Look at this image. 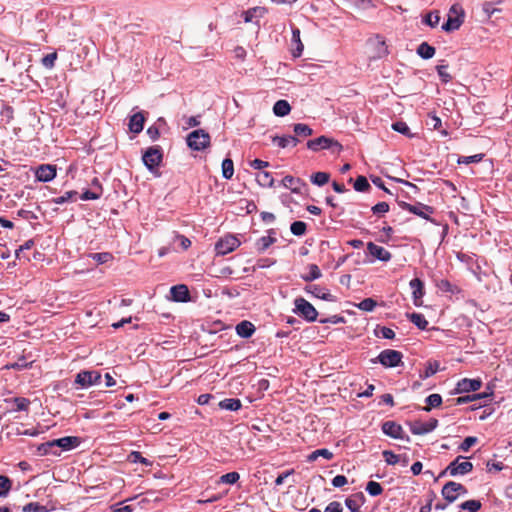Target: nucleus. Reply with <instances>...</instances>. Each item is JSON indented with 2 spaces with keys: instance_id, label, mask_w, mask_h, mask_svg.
Returning <instances> with one entry per match:
<instances>
[{
  "instance_id": "nucleus-41",
  "label": "nucleus",
  "mask_w": 512,
  "mask_h": 512,
  "mask_svg": "<svg viewBox=\"0 0 512 512\" xmlns=\"http://www.w3.org/2000/svg\"><path fill=\"white\" fill-rule=\"evenodd\" d=\"M423 22L426 25H428V26H430L432 28L436 27L439 24V22H440V14H439V12L438 11H431V12H429L424 17Z\"/></svg>"
},
{
  "instance_id": "nucleus-42",
  "label": "nucleus",
  "mask_w": 512,
  "mask_h": 512,
  "mask_svg": "<svg viewBox=\"0 0 512 512\" xmlns=\"http://www.w3.org/2000/svg\"><path fill=\"white\" fill-rule=\"evenodd\" d=\"M318 457H323V458H325L327 460H330L333 457V453L330 450L326 449V448L318 449V450L313 451L308 456V460L309 461H315Z\"/></svg>"
},
{
  "instance_id": "nucleus-1",
  "label": "nucleus",
  "mask_w": 512,
  "mask_h": 512,
  "mask_svg": "<svg viewBox=\"0 0 512 512\" xmlns=\"http://www.w3.org/2000/svg\"><path fill=\"white\" fill-rule=\"evenodd\" d=\"M80 444V439L75 436H66L59 439H54L48 442H45L39 446V451L43 454H54L56 455V452H52L51 449L53 447H59L64 451H69L71 449L76 448Z\"/></svg>"
},
{
  "instance_id": "nucleus-52",
  "label": "nucleus",
  "mask_w": 512,
  "mask_h": 512,
  "mask_svg": "<svg viewBox=\"0 0 512 512\" xmlns=\"http://www.w3.org/2000/svg\"><path fill=\"white\" fill-rule=\"evenodd\" d=\"M239 478H240V475L238 472H229L220 477L219 483L233 485L239 480Z\"/></svg>"
},
{
  "instance_id": "nucleus-45",
  "label": "nucleus",
  "mask_w": 512,
  "mask_h": 512,
  "mask_svg": "<svg viewBox=\"0 0 512 512\" xmlns=\"http://www.w3.org/2000/svg\"><path fill=\"white\" fill-rule=\"evenodd\" d=\"M354 189L358 192H366L370 189V184L365 176H358L354 182Z\"/></svg>"
},
{
  "instance_id": "nucleus-43",
  "label": "nucleus",
  "mask_w": 512,
  "mask_h": 512,
  "mask_svg": "<svg viewBox=\"0 0 512 512\" xmlns=\"http://www.w3.org/2000/svg\"><path fill=\"white\" fill-rule=\"evenodd\" d=\"M101 195H102V187H101V185H98L97 189L86 190L85 192H83L80 198L84 201L96 200V199H99L101 197Z\"/></svg>"
},
{
  "instance_id": "nucleus-22",
  "label": "nucleus",
  "mask_w": 512,
  "mask_h": 512,
  "mask_svg": "<svg viewBox=\"0 0 512 512\" xmlns=\"http://www.w3.org/2000/svg\"><path fill=\"white\" fill-rule=\"evenodd\" d=\"M365 502V496L362 492L356 493L345 500V504L350 512H360V507Z\"/></svg>"
},
{
  "instance_id": "nucleus-12",
  "label": "nucleus",
  "mask_w": 512,
  "mask_h": 512,
  "mask_svg": "<svg viewBox=\"0 0 512 512\" xmlns=\"http://www.w3.org/2000/svg\"><path fill=\"white\" fill-rule=\"evenodd\" d=\"M381 428L382 432L391 438L410 441V437L404 432L402 426L395 421H385Z\"/></svg>"
},
{
  "instance_id": "nucleus-37",
  "label": "nucleus",
  "mask_w": 512,
  "mask_h": 512,
  "mask_svg": "<svg viewBox=\"0 0 512 512\" xmlns=\"http://www.w3.org/2000/svg\"><path fill=\"white\" fill-rule=\"evenodd\" d=\"M293 131L296 136L299 137H308L313 134V130L307 125L303 123H297L293 127Z\"/></svg>"
},
{
  "instance_id": "nucleus-33",
  "label": "nucleus",
  "mask_w": 512,
  "mask_h": 512,
  "mask_svg": "<svg viewBox=\"0 0 512 512\" xmlns=\"http://www.w3.org/2000/svg\"><path fill=\"white\" fill-rule=\"evenodd\" d=\"M407 318L419 329L426 330L428 326V321L425 317L420 313H409L407 314Z\"/></svg>"
},
{
  "instance_id": "nucleus-64",
  "label": "nucleus",
  "mask_w": 512,
  "mask_h": 512,
  "mask_svg": "<svg viewBox=\"0 0 512 512\" xmlns=\"http://www.w3.org/2000/svg\"><path fill=\"white\" fill-rule=\"evenodd\" d=\"M343 508L340 502H330L325 508L324 512H342Z\"/></svg>"
},
{
  "instance_id": "nucleus-31",
  "label": "nucleus",
  "mask_w": 512,
  "mask_h": 512,
  "mask_svg": "<svg viewBox=\"0 0 512 512\" xmlns=\"http://www.w3.org/2000/svg\"><path fill=\"white\" fill-rule=\"evenodd\" d=\"M322 276L321 270L316 264L308 265V273L301 275V278L306 282H311L319 279Z\"/></svg>"
},
{
  "instance_id": "nucleus-18",
  "label": "nucleus",
  "mask_w": 512,
  "mask_h": 512,
  "mask_svg": "<svg viewBox=\"0 0 512 512\" xmlns=\"http://www.w3.org/2000/svg\"><path fill=\"white\" fill-rule=\"evenodd\" d=\"M367 250L370 253V255L383 262H388L392 257L391 253L388 250L374 244L373 242L367 243Z\"/></svg>"
},
{
  "instance_id": "nucleus-9",
  "label": "nucleus",
  "mask_w": 512,
  "mask_h": 512,
  "mask_svg": "<svg viewBox=\"0 0 512 512\" xmlns=\"http://www.w3.org/2000/svg\"><path fill=\"white\" fill-rule=\"evenodd\" d=\"M466 494V487L454 481L447 482L442 488V496L449 503L454 502L459 496Z\"/></svg>"
},
{
  "instance_id": "nucleus-61",
  "label": "nucleus",
  "mask_w": 512,
  "mask_h": 512,
  "mask_svg": "<svg viewBox=\"0 0 512 512\" xmlns=\"http://www.w3.org/2000/svg\"><path fill=\"white\" fill-rule=\"evenodd\" d=\"M371 210L376 215H384L389 211V205L386 202H379Z\"/></svg>"
},
{
  "instance_id": "nucleus-6",
  "label": "nucleus",
  "mask_w": 512,
  "mask_h": 512,
  "mask_svg": "<svg viewBox=\"0 0 512 512\" xmlns=\"http://www.w3.org/2000/svg\"><path fill=\"white\" fill-rule=\"evenodd\" d=\"M403 355L400 351L393 349H385L380 352L376 359H372L373 363L379 362L386 368H394L402 363Z\"/></svg>"
},
{
  "instance_id": "nucleus-58",
  "label": "nucleus",
  "mask_w": 512,
  "mask_h": 512,
  "mask_svg": "<svg viewBox=\"0 0 512 512\" xmlns=\"http://www.w3.org/2000/svg\"><path fill=\"white\" fill-rule=\"evenodd\" d=\"M45 507L37 502H30L22 507V512H44Z\"/></svg>"
},
{
  "instance_id": "nucleus-21",
  "label": "nucleus",
  "mask_w": 512,
  "mask_h": 512,
  "mask_svg": "<svg viewBox=\"0 0 512 512\" xmlns=\"http://www.w3.org/2000/svg\"><path fill=\"white\" fill-rule=\"evenodd\" d=\"M305 291L307 293L312 294L313 296L326 300V301H335V297L330 294L325 288H322L318 285H307L305 287Z\"/></svg>"
},
{
  "instance_id": "nucleus-5",
  "label": "nucleus",
  "mask_w": 512,
  "mask_h": 512,
  "mask_svg": "<svg viewBox=\"0 0 512 512\" xmlns=\"http://www.w3.org/2000/svg\"><path fill=\"white\" fill-rule=\"evenodd\" d=\"M307 148L314 152L324 149H330L333 152L338 153L342 150V145L333 138H329L327 136H320L316 139L309 140L307 142Z\"/></svg>"
},
{
  "instance_id": "nucleus-3",
  "label": "nucleus",
  "mask_w": 512,
  "mask_h": 512,
  "mask_svg": "<svg viewBox=\"0 0 512 512\" xmlns=\"http://www.w3.org/2000/svg\"><path fill=\"white\" fill-rule=\"evenodd\" d=\"M142 160L150 172H154L163 160L162 148L158 145L149 147L142 155Z\"/></svg>"
},
{
  "instance_id": "nucleus-60",
  "label": "nucleus",
  "mask_w": 512,
  "mask_h": 512,
  "mask_svg": "<svg viewBox=\"0 0 512 512\" xmlns=\"http://www.w3.org/2000/svg\"><path fill=\"white\" fill-rule=\"evenodd\" d=\"M477 441L478 439L476 437L468 436L460 444L459 449L463 452H467Z\"/></svg>"
},
{
  "instance_id": "nucleus-19",
  "label": "nucleus",
  "mask_w": 512,
  "mask_h": 512,
  "mask_svg": "<svg viewBox=\"0 0 512 512\" xmlns=\"http://www.w3.org/2000/svg\"><path fill=\"white\" fill-rule=\"evenodd\" d=\"M404 208L423 219H429L430 214L433 213V210L430 206L424 205L422 203H417L415 205L404 203Z\"/></svg>"
},
{
  "instance_id": "nucleus-13",
  "label": "nucleus",
  "mask_w": 512,
  "mask_h": 512,
  "mask_svg": "<svg viewBox=\"0 0 512 512\" xmlns=\"http://www.w3.org/2000/svg\"><path fill=\"white\" fill-rule=\"evenodd\" d=\"M410 431L414 435H425L432 432L438 425V420L431 418L427 422L414 421L408 423Z\"/></svg>"
},
{
  "instance_id": "nucleus-54",
  "label": "nucleus",
  "mask_w": 512,
  "mask_h": 512,
  "mask_svg": "<svg viewBox=\"0 0 512 512\" xmlns=\"http://www.w3.org/2000/svg\"><path fill=\"white\" fill-rule=\"evenodd\" d=\"M437 69V73L441 79L442 82L444 83H448L449 81H451L452 77L451 75L447 72V69H448V65L447 64H440L436 67Z\"/></svg>"
},
{
  "instance_id": "nucleus-55",
  "label": "nucleus",
  "mask_w": 512,
  "mask_h": 512,
  "mask_svg": "<svg viewBox=\"0 0 512 512\" xmlns=\"http://www.w3.org/2000/svg\"><path fill=\"white\" fill-rule=\"evenodd\" d=\"M16 405L15 411H28L30 400L24 397H16L13 399Z\"/></svg>"
},
{
  "instance_id": "nucleus-15",
  "label": "nucleus",
  "mask_w": 512,
  "mask_h": 512,
  "mask_svg": "<svg viewBox=\"0 0 512 512\" xmlns=\"http://www.w3.org/2000/svg\"><path fill=\"white\" fill-rule=\"evenodd\" d=\"M412 289V299L415 306L423 305V296L425 295L424 283L419 278H414L409 283Z\"/></svg>"
},
{
  "instance_id": "nucleus-25",
  "label": "nucleus",
  "mask_w": 512,
  "mask_h": 512,
  "mask_svg": "<svg viewBox=\"0 0 512 512\" xmlns=\"http://www.w3.org/2000/svg\"><path fill=\"white\" fill-rule=\"evenodd\" d=\"M275 230H268V235L259 238L256 242V248L259 252H264L268 249L273 243L276 242Z\"/></svg>"
},
{
  "instance_id": "nucleus-24",
  "label": "nucleus",
  "mask_w": 512,
  "mask_h": 512,
  "mask_svg": "<svg viewBox=\"0 0 512 512\" xmlns=\"http://www.w3.org/2000/svg\"><path fill=\"white\" fill-rule=\"evenodd\" d=\"M235 330L238 336L249 338L254 334L256 328L252 322L244 320L236 325Z\"/></svg>"
},
{
  "instance_id": "nucleus-39",
  "label": "nucleus",
  "mask_w": 512,
  "mask_h": 512,
  "mask_svg": "<svg viewBox=\"0 0 512 512\" xmlns=\"http://www.w3.org/2000/svg\"><path fill=\"white\" fill-rule=\"evenodd\" d=\"M330 175L326 172H316L311 176V182L317 186H323L328 183Z\"/></svg>"
},
{
  "instance_id": "nucleus-29",
  "label": "nucleus",
  "mask_w": 512,
  "mask_h": 512,
  "mask_svg": "<svg viewBox=\"0 0 512 512\" xmlns=\"http://www.w3.org/2000/svg\"><path fill=\"white\" fill-rule=\"evenodd\" d=\"M290 111V104L286 100H278L273 106L274 114L279 117L288 115Z\"/></svg>"
},
{
  "instance_id": "nucleus-47",
  "label": "nucleus",
  "mask_w": 512,
  "mask_h": 512,
  "mask_svg": "<svg viewBox=\"0 0 512 512\" xmlns=\"http://www.w3.org/2000/svg\"><path fill=\"white\" fill-rule=\"evenodd\" d=\"M307 225L303 221H295L291 224V233L295 236H302L306 232Z\"/></svg>"
},
{
  "instance_id": "nucleus-17",
  "label": "nucleus",
  "mask_w": 512,
  "mask_h": 512,
  "mask_svg": "<svg viewBox=\"0 0 512 512\" xmlns=\"http://www.w3.org/2000/svg\"><path fill=\"white\" fill-rule=\"evenodd\" d=\"M35 177L40 182H49L56 177V167L51 164H42L36 169Z\"/></svg>"
},
{
  "instance_id": "nucleus-35",
  "label": "nucleus",
  "mask_w": 512,
  "mask_h": 512,
  "mask_svg": "<svg viewBox=\"0 0 512 512\" xmlns=\"http://www.w3.org/2000/svg\"><path fill=\"white\" fill-rule=\"evenodd\" d=\"M440 364L438 361H428L423 373L420 374V377L423 379H427L433 376L438 372Z\"/></svg>"
},
{
  "instance_id": "nucleus-10",
  "label": "nucleus",
  "mask_w": 512,
  "mask_h": 512,
  "mask_svg": "<svg viewBox=\"0 0 512 512\" xmlns=\"http://www.w3.org/2000/svg\"><path fill=\"white\" fill-rule=\"evenodd\" d=\"M240 245V241L233 235H227L219 239L215 244L217 255H226L234 251Z\"/></svg>"
},
{
  "instance_id": "nucleus-49",
  "label": "nucleus",
  "mask_w": 512,
  "mask_h": 512,
  "mask_svg": "<svg viewBox=\"0 0 512 512\" xmlns=\"http://www.w3.org/2000/svg\"><path fill=\"white\" fill-rule=\"evenodd\" d=\"M436 285L443 292H450L454 294L459 291V289L455 285L451 284L446 279L439 280Z\"/></svg>"
},
{
  "instance_id": "nucleus-57",
  "label": "nucleus",
  "mask_w": 512,
  "mask_h": 512,
  "mask_svg": "<svg viewBox=\"0 0 512 512\" xmlns=\"http://www.w3.org/2000/svg\"><path fill=\"white\" fill-rule=\"evenodd\" d=\"M91 257L98 264L107 263L108 261H110L112 259V255L108 252L94 253V254H91Z\"/></svg>"
},
{
  "instance_id": "nucleus-56",
  "label": "nucleus",
  "mask_w": 512,
  "mask_h": 512,
  "mask_svg": "<svg viewBox=\"0 0 512 512\" xmlns=\"http://www.w3.org/2000/svg\"><path fill=\"white\" fill-rule=\"evenodd\" d=\"M382 455L388 465H395L399 462L400 457L390 450H384Z\"/></svg>"
},
{
  "instance_id": "nucleus-16",
  "label": "nucleus",
  "mask_w": 512,
  "mask_h": 512,
  "mask_svg": "<svg viewBox=\"0 0 512 512\" xmlns=\"http://www.w3.org/2000/svg\"><path fill=\"white\" fill-rule=\"evenodd\" d=\"M304 50V45L300 38V29L292 26V37L290 41V52L294 58H299Z\"/></svg>"
},
{
  "instance_id": "nucleus-7",
  "label": "nucleus",
  "mask_w": 512,
  "mask_h": 512,
  "mask_svg": "<svg viewBox=\"0 0 512 512\" xmlns=\"http://www.w3.org/2000/svg\"><path fill=\"white\" fill-rule=\"evenodd\" d=\"M210 144V135L203 129L192 131L187 137V145L195 151H201Z\"/></svg>"
},
{
  "instance_id": "nucleus-26",
  "label": "nucleus",
  "mask_w": 512,
  "mask_h": 512,
  "mask_svg": "<svg viewBox=\"0 0 512 512\" xmlns=\"http://www.w3.org/2000/svg\"><path fill=\"white\" fill-rule=\"evenodd\" d=\"M282 184L285 188L290 189L293 193H300L302 186H304V183L299 178H295L290 175H287L283 178Z\"/></svg>"
},
{
  "instance_id": "nucleus-62",
  "label": "nucleus",
  "mask_w": 512,
  "mask_h": 512,
  "mask_svg": "<svg viewBox=\"0 0 512 512\" xmlns=\"http://www.w3.org/2000/svg\"><path fill=\"white\" fill-rule=\"evenodd\" d=\"M482 11L486 15V17L489 19L492 17V15L496 12H499L500 9L493 7V2H484L482 4Z\"/></svg>"
},
{
  "instance_id": "nucleus-51",
  "label": "nucleus",
  "mask_w": 512,
  "mask_h": 512,
  "mask_svg": "<svg viewBox=\"0 0 512 512\" xmlns=\"http://www.w3.org/2000/svg\"><path fill=\"white\" fill-rule=\"evenodd\" d=\"M128 459L132 463H141L146 466H150L152 464V462L150 460H148L147 458H144L141 455V453L138 451L131 452L130 455L128 456Z\"/></svg>"
},
{
  "instance_id": "nucleus-30",
  "label": "nucleus",
  "mask_w": 512,
  "mask_h": 512,
  "mask_svg": "<svg viewBox=\"0 0 512 512\" xmlns=\"http://www.w3.org/2000/svg\"><path fill=\"white\" fill-rule=\"evenodd\" d=\"M264 14V8L253 7L242 13L243 19L246 23L253 22L255 18H260Z\"/></svg>"
},
{
  "instance_id": "nucleus-27",
  "label": "nucleus",
  "mask_w": 512,
  "mask_h": 512,
  "mask_svg": "<svg viewBox=\"0 0 512 512\" xmlns=\"http://www.w3.org/2000/svg\"><path fill=\"white\" fill-rule=\"evenodd\" d=\"M273 143H275L280 148H286L287 146H296L299 142L298 138L296 136H274L272 138Z\"/></svg>"
},
{
  "instance_id": "nucleus-38",
  "label": "nucleus",
  "mask_w": 512,
  "mask_h": 512,
  "mask_svg": "<svg viewBox=\"0 0 512 512\" xmlns=\"http://www.w3.org/2000/svg\"><path fill=\"white\" fill-rule=\"evenodd\" d=\"M12 488V481L4 475H0V498L6 497Z\"/></svg>"
},
{
  "instance_id": "nucleus-63",
  "label": "nucleus",
  "mask_w": 512,
  "mask_h": 512,
  "mask_svg": "<svg viewBox=\"0 0 512 512\" xmlns=\"http://www.w3.org/2000/svg\"><path fill=\"white\" fill-rule=\"evenodd\" d=\"M31 366V363H27L25 359H19L17 362L8 364L7 369L23 370Z\"/></svg>"
},
{
  "instance_id": "nucleus-2",
  "label": "nucleus",
  "mask_w": 512,
  "mask_h": 512,
  "mask_svg": "<svg viewBox=\"0 0 512 512\" xmlns=\"http://www.w3.org/2000/svg\"><path fill=\"white\" fill-rule=\"evenodd\" d=\"M465 19V11L459 3L453 4L447 14V21L442 25L445 32L458 30Z\"/></svg>"
},
{
  "instance_id": "nucleus-53",
  "label": "nucleus",
  "mask_w": 512,
  "mask_h": 512,
  "mask_svg": "<svg viewBox=\"0 0 512 512\" xmlns=\"http://www.w3.org/2000/svg\"><path fill=\"white\" fill-rule=\"evenodd\" d=\"M392 129L396 132H399L405 136L412 137V134L410 133V128L408 125L403 121H397L392 124Z\"/></svg>"
},
{
  "instance_id": "nucleus-40",
  "label": "nucleus",
  "mask_w": 512,
  "mask_h": 512,
  "mask_svg": "<svg viewBox=\"0 0 512 512\" xmlns=\"http://www.w3.org/2000/svg\"><path fill=\"white\" fill-rule=\"evenodd\" d=\"M77 196L76 191H67L63 195L53 198L52 202L58 205H62L66 202L74 201Z\"/></svg>"
},
{
  "instance_id": "nucleus-50",
  "label": "nucleus",
  "mask_w": 512,
  "mask_h": 512,
  "mask_svg": "<svg viewBox=\"0 0 512 512\" xmlns=\"http://www.w3.org/2000/svg\"><path fill=\"white\" fill-rule=\"evenodd\" d=\"M366 491L371 496H378L383 492V488L378 482L369 481L366 485Z\"/></svg>"
},
{
  "instance_id": "nucleus-59",
  "label": "nucleus",
  "mask_w": 512,
  "mask_h": 512,
  "mask_svg": "<svg viewBox=\"0 0 512 512\" xmlns=\"http://www.w3.org/2000/svg\"><path fill=\"white\" fill-rule=\"evenodd\" d=\"M56 59H57L56 52L49 53L42 58V64L44 67L51 69L54 67Z\"/></svg>"
},
{
  "instance_id": "nucleus-14",
  "label": "nucleus",
  "mask_w": 512,
  "mask_h": 512,
  "mask_svg": "<svg viewBox=\"0 0 512 512\" xmlns=\"http://www.w3.org/2000/svg\"><path fill=\"white\" fill-rule=\"evenodd\" d=\"M481 386L482 381L480 379L463 378L457 382L456 387L454 389V394L475 392L479 390Z\"/></svg>"
},
{
  "instance_id": "nucleus-36",
  "label": "nucleus",
  "mask_w": 512,
  "mask_h": 512,
  "mask_svg": "<svg viewBox=\"0 0 512 512\" xmlns=\"http://www.w3.org/2000/svg\"><path fill=\"white\" fill-rule=\"evenodd\" d=\"M234 174V164L230 158H226L222 162V176L225 179H231Z\"/></svg>"
},
{
  "instance_id": "nucleus-46",
  "label": "nucleus",
  "mask_w": 512,
  "mask_h": 512,
  "mask_svg": "<svg viewBox=\"0 0 512 512\" xmlns=\"http://www.w3.org/2000/svg\"><path fill=\"white\" fill-rule=\"evenodd\" d=\"M376 306H377V303L372 298H365L360 303L356 304L357 308H359L362 311H366V312H372Z\"/></svg>"
},
{
  "instance_id": "nucleus-20",
  "label": "nucleus",
  "mask_w": 512,
  "mask_h": 512,
  "mask_svg": "<svg viewBox=\"0 0 512 512\" xmlns=\"http://www.w3.org/2000/svg\"><path fill=\"white\" fill-rule=\"evenodd\" d=\"M170 293L172 299L176 302H187L190 300L188 287L184 284L172 286Z\"/></svg>"
},
{
  "instance_id": "nucleus-34",
  "label": "nucleus",
  "mask_w": 512,
  "mask_h": 512,
  "mask_svg": "<svg viewBox=\"0 0 512 512\" xmlns=\"http://www.w3.org/2000/svg\"><path fill=\"white\" fill-rule=\"evenodd\" d=\"M256 181L262 187H272L274 179L269 172L263 171L256 175Z\"/></svg>"
},
{
  "instance_id": "nucleus-8",
  "label": "nucleus",
  "mask_w": 512,
  "mask_h": 512,
  "mask_svg": "<svg viewBox=\"0 0 512 512\" xmlns=\"http://www.w3.org/2000/svg\"><path fill=\"white\" fill-rule=\"evenodd\" d=\"M294 312L303 317L308 322H314L317 319L318 312L315 307L302 297L294 300Z\"/></svg>"
},
{
  "instance_id": "nucleus-11",
  "label": "nucleus",
  "mask_w": 512,
  "mask_h": 512,
  "mask_svg": "<svg viewBox=\"0 0 512 512\" xmlns=\"http://www.w3.org/2000/svg\"><path fill=\"white\" fill-rule=\"evenodd\" d=\"M101 380V374L99 371L95 370H83L80 371L75 377V384L80 385L81 387H89L95 384H98Z\"/></svg>"
},
{
  "instance_id": "nucleus-44",
  "label": "nucleus",
  "mask_w": 512,
  "mask_h": 512,
  "mask_svg": "<svg viewBox=\"0 0 512 512\" xmlns=\"http://www.w3.org/2000/svg\"><path fill=\"white\" fill-rule=\"evenodd\" d=\"M427 406L423 408L424 411H430L431 407H438L442 403V397L439 394H431L426 398Z\"/></svg>"
},
{
  "instance_id": "nucleus-4",
  "label": "nucleus",
  "mask_w": 512,
  "mask_h": 512,
  "mask_svg": "<svg viewBox=\"0 0 512 512\" xmlns=\"http://www.w3.org/2000/svg\"><path fill=\"white\" fill-rule=\"evenodd\" d=\"M473 470V464L470 461H466L465 457L458 456L452 461L444 471L441 472L440 476L449 474L450 476L466 475Z\"/></svg>"
},
{
  "instance_id": "nucleus-28",
  "label": "nucleus",
  "mask_w": 512,
  "mask_h": 512,
  "mask_svg": "<svg viewBox=\"0 0 512 512\" xmlns=\"http://www.w3.org/2000/svg\"><path fill=\"white\" fill-rule=\"evenodd\" d=\"M219 407L223 410L237 411L242 407V404L237 398H226L219 402Z\"/></svg>"
},
{
  "instance_id": "nucleus-32",
  "label": "nucleus",
  "mask_w": 512,
  "mask_h": 512,
  "mask_svg": "<svg viewBox=\"0 0 512 512\" xmlns=\"http://www.w3.org/2000/svg\"><path fill=\"white\" fill-rule=\"evenodd\" d=\"M417 54L423 59H431L435 55V48L427 42H422L417 48Z\"/></svg>"
},
{
  "instance_id": "nucleus-23",
  "label": "nucleus",
  "mask_w": 512,
  "mask_h": 512,
  "mask_svg": "<svg viewBox=\"0 0 512 512\" xmlns=\"http://www.w3.org/2000/svg\"><path fill=\"white\" fill-rule=\"evenodd\" d=\"M144 122L145 117L142 112L133 114L129 119V130L134 134L140 133L143 130Z\"/></svg>"
},
{
  "instance_id": "nucleus-48",
  "label": "nucleus",
  "mask_w": 512,
  "mask_h": 512,
  "mask_svg": "<svg viewBox=\"0 0 512 512\" xmlns=\"http://www.w3.org/2000/svg\"><path fill=\"white\" fill-rule=\"evenodd\" d=\"M481 508V502L479 500H467L460 505V509L467 510L469 512H477Z\"/></svg>"
}]
</instances>
